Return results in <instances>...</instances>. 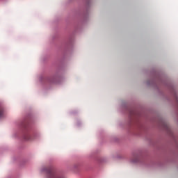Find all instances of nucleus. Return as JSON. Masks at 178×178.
Returning <instances> with one entry per match:
<instances>
[{"label":"nucleus","instance_id":"nucleus-4","mask_svg":"<svg viewBox=\"0 0 178 178\" xmlns=\"http://www.w3.org/2000/svg\"><path fill=\"white\" fill-rule=\"evenodd\" d=\"M134 162H137V161H134Z\"/></svg>","mask_w":178,"mask_h":178},{"label":"nucleus","instance_id":"nucleus-1","mask_svg":"<svg viewBox=\"0 0 178 178\" xmlns=\"http://www.w3.org/2000/svg\"><path fill=\"white\" fill-rule=\"evenodd\" d=\"M42 171L44 172V173H47V178H65L63 176L56 175L55 172H54V170L51 167H44L43 168Z\"/></svg>","mask_w":178,"mask_h":178},{"label":"nucleus","instance_id":"nucleus-2","mask_svg":"<svg viewBox=\"0 0 178 178\" xmlns=\"http://www.w3.org/2000/svg\"><path fill=\"white\" fill-rule=\"evenodd\" d=\"M5 116V110H3V107L0 106V118H3Z\"/></svg>","mask_w":178,"mask_h":178},{"label":"nucleus","instance_id":"nucleus-3","mask_svg":"<svg viewBox=\"0 0 178 178\" xmlns=\"http://www.w3.org/2000/svg\"><path fill=\"white\" fill-rule=\"evenodd\" d=\"M24 139L25 140H31V136H30V135H26L24 136Z\"/></svg>","mask_w":178,"mask_h":178}]
</instances>
